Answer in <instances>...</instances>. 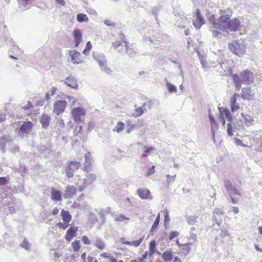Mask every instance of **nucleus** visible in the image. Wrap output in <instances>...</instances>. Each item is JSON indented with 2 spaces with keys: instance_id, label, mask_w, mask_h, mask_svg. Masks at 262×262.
Instances as JSON below:
<instances>
[{
  "instance_id": "1",
  "label": "nucleus",
  "mask_w": 262,
  "mask_h": 262,
  "mask_svg": "<svg viewBox=\"0 0 262 262\" xmlns=\"http://www.w3.org/2000/svg\"><path fill=\"white\" fill-rule=\"evenodd\" d=\"M232 77L235 87L238 90L241 89L242 84L249 85L254 79L253 73L248 70L243 71L239 75L232 74Z\"/></svg>"
},
{
  "instance_id": "2",
  "label": "nucleus",
  "mask_w": 262,
  "mask_h": 262,
  "mask_svg": "<svg viewBox=\"0 0 262 262\" xmlns=\"http://www.w3.org/2000/svg\"><path fill=\"white\" fill-rule=\"evenodd\" d=\"M232 13V11L229 9H219L220 16L217 18V23L214 22V29L220 30L225 28V24L228 21Z\"/></svg>"
},
{
  "instance_id": "3",
  "label": "nucleus",
  "mask_w": 262,
  "mask_h": 262,
  "mask_svg": "<svg viewBox=\"0 0 262 262\" xmlns=\"http://www.w3.org/2000/svg\"><path fill=\"white\" fill-rule=\"evenodd\" d=\"M228 48L231 52L241 57L245 54L246 43L243 40H235L229 43Z\"/></svg>"
},
{
  "instance_id": "4",
  "label": "nucleus",
  "mask_w": 262,
  "mask_h": 262,
  "mask_svg": "<svg viewBox=\"0 0 262 262\" xmlns=\"http://www.w3.org/2000/svg\"><path fill=\"white\" fill-rule=\"evenodd\" d=\"M125 42H127L124 35L120 33L117 40L112 43L113 48L120 54H123L125 51Z\"/></svg>"
},
{
  "instance_id": "5",
  "label": "nucleus",
  "mask_w": 262,
  "mask_h": 262,
  "mask_svg": "<svg viewBox=\"0 0 262 262\" xmlns=\"http://www.w3.org/2000/svg\"><path fill=\"white\" fill-rule=\"evenodd\" d=\"M81 166L80 162L76 161H67L65 167V172L68 178L73 176L74 173L77 171Z\"/></svg>"
},
{
  "instance_id": "6",
  "label": "nucleus",
  "mask_w": 262,
  "mask_h": 262,
  "mask_svg": "<svg viewBox=\"0 0 262 262\" xmlns=\"http://www.w3.org/2000/svg\"><path fill=\"white\" fill-rule=\"evenodd\" d=\"M86 112L84 108L81 107H77L72 110V114L74 121L77 124H80L84 118Z\"/></svg>"
},
{
  "instance_id": "7",
  "label": "nucleus",
  "mask_w": 262,
  "mask_h": 262,
  "mask_svg": "<svg viewBox=\"0 0 262 262\" xmlns=\"http://www.w3.org/2000/svg\"><path fill=\"white\" fill-rule=\"evenodd\" d=\"M225 27V28L219 30L226 32H228V30L236 31L241 27V21L238 18H234L227 22Z\"/></svg>"
},
{
  "instance_id": "8",
  "label": "nucleus",
  "mask_w": 262,
  "mask_h": 262,
  "mask_svg": "<svg viewBox=\"0 0 262 262\" xmlns=\"http://www.w3.org/2000/svg\"><path fill=\"white\" fill-rule=\"evenodd\" d=\"M33 127V123L30 121H26L20 126L18 132L19 137L23 138L25 134H29Z\"/></svg>"
},
{
  "instance_id": "9",
  "label": "nucleus",
  "mask_w": 262,
  "mask_h": 262,
  "mask_svg": "<svg viewBox=\"0 0 262 262\" xmlns=\"http://www.w3.org/2000/svg\"><path fill=\"white\" fill-rule=\"evenodd\" d=\"M224 187L230 196L234 194L241 195L240 191L234 187L231 181L228 180H224L223 181Z\"/></svg>"
},
{
  "instance_id": "10",
  "label": "nucleus",
  "mask_w": 262,
  "mask_h": 262,
  "mask_svg": "<svg viewBox=\"0 0 262 262\" xmlns=\"http://www.w3.org/2000/svg\"><path fill=\"white\" fill-rule=\"evenodd\" d=\"M67 106V102L63 100L56 101L53 105V113L57 115L62 114Z\"/></svg>"
},
{
  "instance_id": "11",
  "label": "nucleus",
  "mask_w": 262,
  "mask_h": 262,
  "mask_svg": "<svg viewBox=\"0 0 262 262\" xmlns=\"http://www.w3.org/2000/svg\"><path fill=\"white\" fill-rule=\"evenodd\" d=\"M196 19L193 21V25L196 29L201 28L202 26L205 23V20L201 14L199 9L196 10Z\"/></svg>"
},
{
  "instance_id": "12",
  "label": "nucleus",
  "mask_w": 262,
  "mask_h": 262,
  "mask_svg": "<svg viewBox=\"0 0 262 262\" xmlns=\"http://www.w3.org/2000/svg\"><path fill=\"white\" fill-rule=\"evenodd\" d=\"M125 52L130 57H134L137 53V49L134 45L131 44L129 45L128 41L125 42Z\"/></svg>"
},
{
  "instance_id": "13",
  "label": "nucleus",
  "mask_w": 262,
  "mask_h": 262,
  "mask_svg": "<svg viewBox=\"0 0 262 262\" xmlns=\"http://www.w3.org/2000/svg\"><path fill=\"white\" fill-rule=\"evenodd\" d=\"M254 92L250 88H244L242 90L241 96L243 98L252 100L254 97Z\"/></svg>"
},
{
  "instance_id": "14",
  "label": "nucleus",
  "mask_w": 262,
  "mask_h": 262,
  "mask_svg": "<svg viewBox=\"0 0 262 262\" xmlns=\"http://www.w3.org/2000/svg\"><path fill=\"white\" fill-rule=\"evenodd\" d=\"M76 188L73 185H68L66 187L63 196L65 199H70L76 193Z\"/></svg>"
},
{
  "instance_id": "15",
  "label": "nucleus",
  "mask_w": 262,
  "mask_h": 262,
  "mask_svg": "<svg viewBox=\"0 0 262 262\" xmlns=\"http://www.w3.org/2000/svg\"><path fill=\"white\" fill-rule=\"evenodd\" d=\"M137 194L142 199H152L149 190L146 188H139L137 190Z\"/></svg>"
},
{
  "instance_id": "16",
  "label": "nucleus",
  "mask_w": 262,
  "mask_h": 262,
  "mask_svg": "<svg viewBox=\"0 0 262 262\" xmlns=\"http://www.w3.org/2000/svg\"><path fill=\"white\" fill-rule=\"evenodd\" d=\"M62 192L60 191L56 190L55 188H51V199L55 202H60L62 201Z\"/></svg>"
},
{
  "instance_id": "17",
  "label": "nucleus",
  "mask_w": 262,
  "mask_h": 262,
  "mask_svg": "<svg viewBox=\"0 0 262 262\" xmlns=\"http://www.w3.org/2000/svg\"><path fill=\"white\" fill-rule=\"evenodd\" d=\"M75 180V184L78 186L80 191H83L84 188L88 186L85 178L81 179L79 176H76Z\"/></svg>"
},
{
  "instance_id": "18",
  "label": "nucleus",
  "mask_w": 262,
  "mask_h": 262,
  "mask_svg": "<svg viewBox=\"0 0 262 262\" xmlns=\"http://www.w3.org/2000/svg\"><path fill=\"white\" fill-rule=\"evenodd\" d=\"M73 35L74 38L75 47H77L82 41V34L80 30L75 29L73 31Z\"/></svg>"
},
{
  "instance_id": "19",
  "label": "nucleus",
  "mask_w": 262,
  "mask_h": 262,
  "mask_svg": "<svg viewBox=\"0 0 262 262\" xmlns=\"http://www.w3.org/2000/svg\"><path fill=\"white\" fill-rule=\"evenodd\" d=\"M64 83L73 89H77L78 87L77 79L73 76H70L67 78L65 79Z\"/></svg>"
},
{
  "instance_id": "20",
  "label": "nucleus",
  "mask_w": 262,
  "mask_h": 262,
  "mask_svg": "<svg viewBox=\"0 0 262 262\" xmlns=\"http://www.w3.org/2000/svg\"><path fill=\"white\" fill-rule=\"evenodd\" d=\"M12 140L10 136L5 135L0 138V149L3 151H5V147L7 143Z\"/></svg>"
},
{
  "instance_id": "21",
  "label": "nucleus",
  "mask_w": 262,
  "mask_h": 262,
  "mask_svg": "<svg viewBox=\"0 0 262 262\" xmlns=\"http://www.w3.org/2000/svg\"><path fill=\"white\" fill-rule=\"evenodd\" d=\"M206 17L208 21H210V24L211 27L214 29V22L216 23L217 21V18L215 17H217V15L210 12L209 10H206Z\"/></svg>"
},
{
  "instance_id": "22",
  "label": "nucleus",
  "mask_w": 262,
  "mask_h": 262,
  "mask_svg": "<svg viewBox=\"0 0 262 262\" xmlns=\"http://www.w3.org/2000/svg\"><path fill=\"white\" fill-rule=\"evenodd\" d=\"M51 120L50 116L43 114L40 119V122L43 128H46L49 125V123Z\"/></svg>"
},
{
  "instance_id": "23",
  "label": "nucleus",
  "mask_w": 262,
  "mask_h": 262,
  "mask_svg": "<svg viewBox=\"0 0 262 262\" xmlns=\"http://www.w3.org/2000/svg\"><path fill=\"white\" fill-rule=\"evenodd\" d=\"M173 252L171 250H168L163 253L162 258L165 262H169L173 259Z\"/></svg>"
},
{
  "instance_id": "24",
  "label": "nucleus",
  "mask_w": 262,
  "mask_h": 262,
  "mask_svg": "<svg viewBox=\"0 0 262 262\" xmlns=\"http://www.w3.org/2000/svg\"><path fill=\"white\" fill-rule=\"evenodd\" d=\"M224 214V212L223 209L220 208H215L213 211L214 221L219 226H220L221 222L218 221V219L216 217V215H217L219 217H220V216H223Z\"/></svg>"
},
{
  "instance_id": "25",
  "label": "nucleus",
  "mask_w": 262,
  "mask_h": 262,
  "mask_svg": "<svg viewBox=\"0 0 262 262\" xmlns=\"http://www.w3.org/2000/svg\"><path fill=\"white\" fill-rule=\"evenodd\" d=\"M77 229L75 227L70 228L67 231L66 238L67 240L70 241L76 235Z\"/></svg>"
},
{
  "instance_id": "26",
  "label": "nucleus",
  "mask_w": 262,
  "mask_h": 262,
  "mask_svg": "<svg viewBox=\"0 0 262 262\" xmlns=\"http://www.w3.org/2000/svg\"><path fill=\"white\" fill-rule=\"evenodd\" d=\"M70 55L71 56V60L73 61L74 63H80L82 61L80 60V59L79 58V57L80 55V53L77 51H70Z\"/></svg>"
},
{
  "instance_id": "27",
  "label": "nucleus",
  "mask_w": 262,
  "mask_h": 262,
  "mask_svg": "<svg viewBox=\"0 0 262 262\" xmlns=\"http://www.w3.org/2000/svg\"><path fill=\"white\" fill-rule=\"evenodd\" d=\"M85 163L84 167L86 170H88L91 168V164L92 163L91 155L89 152L85 154Z\"/></svg>"
},
{
  "instance_id": "28",
  "label": "nucleus",
  "mask_w": 262,
  "mask_h": 262,
  "mask_svg": "<svg viewBox=\"0 0 262 262\" xmlns=\"http://www.w3.org/2000/svg\"><path fill=\"white\" fill-rule=\"evenodd\" d=\"M95 211L97 212V213L100 218V222L99 223V227H100L102 225H103L105 223L106 214L105 213L104 211H103V209H100L99 210H97V209H96Z\"/></svg>"
},
{
  "instance_id": "29",
  "label": "nucleus",
  "mask_w": 262,
  "mask_h": 262,
  "mask_svg": "<svg viewBox=\"0 0 262 262\" xmlns=\"http://www.w3.org/2000/svg\"><path fill=\"white\" fill-rule=\"evenodd\" d=\"M95 246L100 250H103L105 247L104 241L99 237H96V241L94 244Z\"/></svg>"
},
{
  "instance_id": "30",
  "label": "nucleus",
  "mask_w": 262,
  "mask_h": 262,
  "mask_svg": "<svg viewBox=\"0 0 262 262\" xmlns=\"http://www.w3.org/2000/svg\"><path fill=\"white\" fill-rule=\"evenodd\" d=\"M94 57L97 61L100 68L101 67H103L105 64H106V60L104 56L101 55V56H95L94 55Z\"/></svg>"
},
{
  "instance_id": "31",
  "label": "nucleus",
  "mask_w": 262,
  "mask_h": 262,
  "mask_svg": "<svg viewBox=\"0 0 262 262\" xmlns=\"http://www.w3.org/2000/svg\"><path fill=\"white\" fill-rule=\"evenodd\" d=\"M165 81L166 82V86L169 93H172L177 91V88L174 85L169 82L166 78H165Z\"/></svg>"
},
{
  "instance_id": "32",
  "label": "nucleus",
  "mask_w": 262,
  "mask_h": 262,
  "mask_svg": "<svg viewBox=\"0 0 262 262\" xmlns=\"http://www.w3.org/2000/svg\"><path fill=\"white\" fill-rule=\"evenodd\" d=\"M61 215L62 220L65 223H69L71 220V215L68 211H64L63 209L61 210Z\"/></svg>"
},
{
  "instance_id": "33",
  "label": "nucleus",
  "mask_w": 262,
  "mask_h": 262,
  "mask_svg": "<svg viewBox=\"0 0 262 262\" xmlns=\"http://www.w3.org/2000/svg\"><path fill=\"white\" fill-rule=\"evenodd\" d=\"M85 180L86 185L91 184L96 179V176L94 174L88 173L85 175Z\"/></svg>"
},
{
  "instance_id": "34",
  "label": "nucleus",
  "mask_w": 262,
  "mask_h": 262,
  "mask_svg": "<svg viewBox=\"0 0 262 262\" xmlns=\"http://www.w3.org/2000/svg\"><path fill=\"white\" fill-rule=\"evenodd\" d=\"M20 246L27 251H30L31 245L26 238H25L22 243L20 244Z\"/></svg>"
},
{
  "instance_id": "35",
  "label": "nucleus",
  "mask_w": 262,
  "mask_h": 262,
  "mask_svg": "<svg viewBox=\"0 0 262 262\" xmlns=\"http://www.w3.org/2000/svg\"><path fill=\"white\" fill-rule=\"evenodd\" d=\"M164 226L166 228H167L169 226L170 218L169 215V212L167 209L164 210Z\"/></svg>"
},
{
  "instance_id": "36",
  "label": "nucleus",
  "mask_w": 262,
  "mask_h": 262,
  "mask_svg": "<svg viewBox=\"0 0 262 262\" xmlns=\"http://www.w3.org/2000/svg\"><path fill=\"white\" fill-rule=\"evenodd\" d=\"M89 221L93 226L98 222V218L95 213L90 212L89 214Z\"/></svg>"
},
{
  "instance_id": "37",
  "label": "nucleus",
  "mask_w": 262,
  "mask_h": 262,
  "mask_svg": "<svg viewBox=\"0 0 262 262\" xmlns=\"http://www.w3.org/2000/svg\"><path fill=\"white\" fill-rule=\"evenodd\" d=\"M160 222V214L158 213L154 224H152L151 228L150 230V233L151 234H154L155 229L158 226Z\"/></svg>"
},
{
  "instance_id": "38",
  "label": "nucleus",
  "mask_w": 262,
  "mask_h": 262,
  "mask_svg": "<svg viewBox=\"0 0 262 262\" xmlns=\"http://www.w3.org/2000/svg\"><path fill=\"white\" fill-rule=\"evenodd\" d=\"M156 241L155 240L151 241L149 243V256H152L153 254L156 251Z\"/></svg>"
},
{
  "instance_id": "39",
  "label": "nucleus",
  "mask_w": 262,
  "mask_h": 262,
  "mask_svg": "<svg viewBox=\"0 0 262 262\" xmlns=\"http://www.w3.org/2000/svg\"><path fill=\"white\" fill-rule=\"evenodd\" d=\"M77 19L78 22H87L89 18L86 14L83 13H79L77 15Z\"/></svg>"
},
{
  "instance_id": "40",
  "label": "nucleus",
  "mask_w": 262,
  "mask_h": 262,
  "mask_svg": "<svg viewBox=\"0 0 262 262\" xmlns=\"http://www.w3.org/2000/svg\"><path fill=\"white\" fill-rule=\"evenodd\" d=\"M211 133L212 134V139L215 142V132L218 129V124L216 122H213V123H211Z\"/></svg>"
},
{
  "instance_id": "41",
  "label": "nucleus",
  "mask_w": 262,
  "mask_h": 262,
  "mask_svg": "<svg viewBox=\"0 0 262 262\" xmlns=\"http://www.w3.org/2000/svg\"><path fill=\"white\" fill-rule=\"evenodd\" d=\"M176 178V174L173 176H170L169 174H167L166 176V186H168L172 184L173 182H174Z\"/></svg>"
},
{
  "instance_id": "42",
  "label": "nucleus",
  "mask_w": 262,
  "mask_h": 262,
  "mask_svg": "<svg viewBox=\"0 0 262 262\" xmlns=\"http://www.w3.org/2000/svg\"><path fill=\"white\" fill-rule=\"evenodd\" d=\"M222 114L223 115H224L225 116L227 120L229 122L232 121V118L230 112L229 111V110H228L227 108H223Z\"/></svg>"
},
{
  "instance_id": "43",
  "label": "nucleus",
  "mask_w": 262,
  "mask_h": 262,
  "mask_svg": "<svg viewBox=\"0 0 262 262\" xmlns=\"http://www.w3.org/2000/svg\"><path fill=\"white\" fill-rule=\"evenodd\" d=\"M186 222L190 225H194L196 222V217L193 215H189L187 217Z\"/></svg>"
},
{
  "instance_id": "44",
  "label": "nucleus",
  "mask_w": 262,
  "mask_h": 262,
  "mask_svg": "<svg viewBox=\"0 0 262 262\" xmlns=\"http://www.w3.org/2000/svg\"><path fill=\"white\" fill-rule=\"evenodd\" d=\"M199 59L200 62L201 63L202 68L205 70L207 71L209 68L207 66V63L205 60L204 57L202 55H199Z\"/></svg>"
},
{
  "instance_id": "45",
  "label": "nucleus",
  "mask_w": 262,
  "mask_h": 262,
  "mask_svg": "<svg viewBox=\"0 0 262 262\" xmlns=\"http://www.w3.org/2000/svg\"><path fill=\"white\" fill-rule=\"evenodd\" d=\"M125 127V124L121 121H119L115 128L113 129L114 131H116L117 133H120Z\"/></svg>"
},
{
  "instance_id": "46",
  "label": "nucleus",
  "mask_w": 262,
  "mask_h": 262,
  "mask_svg": "<svg viewBox=\"0 0 262 262\" xmlns=\"http://www.w3.org/2000/svg\"><path fill=\"white\" fill-rule=\"evenodd\" d=\"M143 239V237H141L139 240L130 242L129 245L134 246L135 247H138L142 243Z\"/></svg>"
},
{
  "instance_id": "47",
  "label": "nucleus",
  "mask_w": 262,
  "mask_h": 262,
  "mask_svg": "<svg viewBox=\"0 0 262 262\" xmlns=\"http://www.w3.org/2000/svg\"><path fill=\"white\" fill-rule=\"evenodd\" d=\"M72 246L74 251L78 252L79 250L80 247L79 241L75 240V242L72 243Z\"/></svg>"
},
{
  "instance_id": "48",
  "label": "nucleus",
  "mask_w": 262,
  "mask_h": 262,
  "mask_svg": "<svg viewBox=\"0 0 262 262\" xmlns=\"http://www.w3.org/2000/svg\"><path fill=\"white\" fill-rule=\"evenodd\" d=\"M101 70L106 73L108 75H112L113 73V71L111 69V68L107 67L106 64H105L103 67H100Z\"/></svg>"
},
{
  "instance_id": "49",
  "label": "nucleus",
  "mask_w": 262,
  "mask_h": 262,
  "mask_svg": "<svg viewBox=\"0 0 262 262\" xmlns=\"http://www.w3.org/2000/svg\"><path fill=\"white\" fill-rule=\"evenodd\" d=\"M145 110L144 105H142L141 107L136 108L135 111L137 116H139L142 115L144 113V110Z\"/></svg>"
},
{
  "instance_id": "50",
  "label": "nucleus",
  "mask_w": 262,
  "mask_h": 262,
  "mask_svg": "<svg viewBox=\"0 0 262 262\" xmlns=\"http://www.w3.org/2000/svg\"><path fill=\"white\" fill-rule=\"evenodd\" d=\"M20 5L24 7L25 9H29L31 7V3L29 2L28 1L22 0Z\"/></svg>"
},
{
  "instance_id": "51",
  "label": "nucleus",
  "mask_w": 262,
  "mask_h": 262,
  "mask_svg": "<svg viewBox=\"0 0 262 262\" xmlns=\"http://www.w3.org/2000/svg\"><path fill=\"white\" fill-rule=\"evenodd\" d=\"M154 147L152 146H148L144 150V153L143 154V157H147L151 151L154 149Z\"/></svg>"
},
{
  "instance_id": "52",
  "label": "nucleus",
  "mask_w": 262,
  "mask_h": 262,
  "mask_svg": "<svg viewBox=\"0 0 262 262\" xmlns=\"http://www.w3.org/2000/svg\"><path fill=\"white\" fill-rule=\"evenodd\" d=\"M92 45L90 41H88L86 44L85 49L83 51V53L86 54L87 52H89L92 49Z\"/></svg>"
},
{
  "instance_id": "53",
  "label": "nucleus",
  "mask_w": 262,
  "mask_h": 262,
  "mask_svg": "<svg viewBox=\"0 0 262 262\" xmlns=\"http://www.w3.org/2000/svg\"><path fill=\"white\" fill-rule=\"evenodd\" d=\"M227 134L228 135V136H233V132H232V125L231 123H228L227 124Z\"/></svg>"
},
{
  "instance_id": "54",
  "label": "nucleus",
  "mask_w": 262,
  "mask_h": 262,
  "mask_svg": "<svg viewBox=\"0 0 262 262\" xmlns=\"http://www.w3.org/2000/svg\"><path fill=\"white\" fill-rule=\"evenodd\" d=\"M115 221H123L124 220H128L129 219L125 216L123 214H120L117 217H115Z\"/></svg>"
},
{
  "instance_id": "55",
  "label": "nucleus",
  "mask_w": 262,
  "mask_h": 262,
  "mask_svg": "<svg viewBox=\"0 0 262 262\" xmlns=\"http://www.w3.org/2000/svg\"><path fill=\"white\" fill-rule=\"evenodd\" d=\"M212 34L213 37L217 38H221L222 36V34L221 33V32L217 30H212Z\"/></svg>"
},
{
  "instance_id": "56",
  "label": "nucleus",
  "mask_w": 262,
  "mask_h": 262,
  "mask_svg": "<svg viewBox=\"0 0 262 262\" xmlns=\"http://www.w3.org/2000/svg\"><path fill=\"white\" fill-rule=\"evenodd\" d=\"M180 233L178 231H172L170 233L169 239L172 240L174 237H176L179 235Z\"/></svg>"
},
{
  "instance_id": "57",
  "label": "nucleus",
  "mask_w": 262,
  "mask_h": 262,
  "mask_svg": "<svg viewBox=\"0 0 262 262\" xmlns=\"http://www.w3.org/2000/svg\"><path fill=\"white\" fill-rule=\"evenodd\" d=\"M82 241L85 245H90L91 244V241L85 235L82 236Z\"/></svg>"
},
{
  "instance_id": "58",
  "label": "nucleus",
  "mask_w": 262,
  "mask_h": 262,
  "mask_svg": "<svg viewBox=\"0 0 262 262\" xmlns=\"http://www.w3.org/2000/svg\"><path fill=\"white\" fill-rule=\"evenodd\" d=\"M160 8L159 7H155L152 9V13L155 15V17L157 19V15Z\"/></svg>"
},
{
  "instance_id": "59",
  "label": "nucleus",
  "mask_w": 262,
  "mask_h": 262,
  "mask_svg": "<svg viewBox=\"0 0 262 262\" xmlns=\"http://www.w3.org/2000/svg\"><path fill=\"white\" fill-rule=\"evenodd\" d=\"M234 141H235V143L236 144V145H237L241 146H243V147H246V145L245 144H244L242 142V141L239 139H238V138H235L234 139Z\"/></svg>"
},
{
  "instance_id": "60",
  "label": "nucleus",
  "mask_w": 262,
  "mask_h": 262,
  "mask_svg": "<svg viewBox=\"0 0 262 262\" xmlns=\"http://www.w3.org/2000/svg\"><path fill=\"white\" fill-rule=\"evenodd\" d=\"M238 108H239V106H238V104H237V103L231 104V111L232 112L234 113V112H236V111H237Z\"/></svg>"
},
{
  "instance_id": "61",
  "label": "nucleus",
  "mask_w": 262,
  "mask_h": 262,
  "mask_svg": "<svg viewBox=\"0 0 262 262\" xmlns=\"http://www.w3.org/2000/svg\"><path fill=\"white\" fill-rule=\"evenodd\" d=\"M8 181L6 177H0V185L3 186L6 185Z\"/></svg>"
},
{
  "instance_id": "62",
  "label": "nucleus",
  "mask_w": 262,
  "mask_h": 262,
  "mask_svg": "<svg viewBox=\"0 0 262 262\" xmlns=\"http://www.w3.org/2000/svg\"><path fill=\"white\" fill-rule=\"evenodd\" d=\"M86 11L88 13L92 14V15H96L97 14L96 11L94 9L91 8H87L86 9Z\"/></svg>"
},
{
  "instance_id": "63",
  "label": "nucleus",
  "mask_w": 262,
  "mask_h": 262,
  "mask_svg": "<svg viewBox=\"0 0 262 262\" xmlns=\"http://www.w3.org/2000/svg\"><path fill=\"white\" fill-rule=\"evenodd\" d=\"M144 42L147 45H150L153 42V41L152 40L151 38L149 37H146L143 39Z\"/></svg>"
},
{
  "instance_id": "64",
  "label": "nucleus",
  "mask_w": 262,
  "mask_h": 262,
  "mask_svg": "<svg viewBox=\"0 0 262 262\" xmlns=\"http://www.w3.org/2000/svg\"><path fill=\"white\" fill-rule=\"evenodd\" d=\"M33 106L30 101H28L27 104L23 107V108L25 110H28L30 108L32 107Z\"/></svg>"
}]
</instances>
